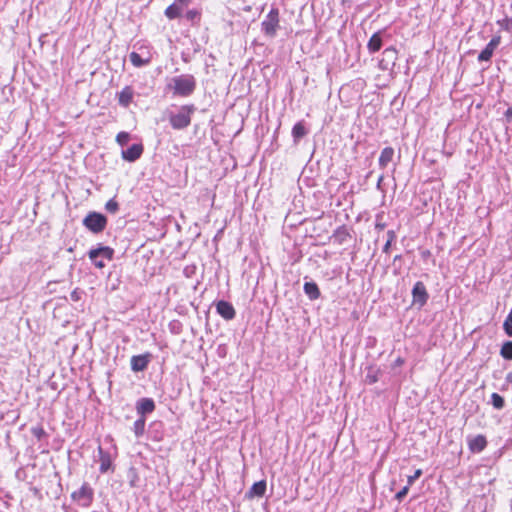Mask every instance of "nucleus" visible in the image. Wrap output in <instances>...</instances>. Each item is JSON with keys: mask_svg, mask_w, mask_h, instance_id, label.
I'll use <instances>...</instances> for the list:
<instances>
[{"mask_svg": "<svg viewBox=\"0 0 512 512\" xmlns=\"http://www.w3.org/2000/svg\"><path fill=\"white\" fill-rule=\"evenodd\" d=\"M167 87L172 89L175 95L187 97L194 92L196 88V80L194 76L184 74L172 78Z\"/></svg>", "mask_w": 512, "mask_h": 512, "instance_id": "obj_1", "label": "nucleus"}, {"mask_svg": "<svg viewBox=\"0 0 512 512\" xmlns=\"http://www.w3.org/2000/svg\"><path fill=\"white\" fill-rule=\"evenodd\" d=\"M195 111L193 105L182 106L177 114L170 116V124L174 129L181 130L188 127L191 123V115Z\"/></svg>", "mask_w": 512, "mask_h": 512, "instance_id": "obj_2", "label": "nucleus"}, {"mask_svg": "<svg viewBox=\"0 0 512 512\" xmlns=\"http://www.w3.org/2000/svg\"><path fill=\"white\" fill-rule=\"evenodd\" d=\"M279 27V10L272 8L262 21L261 29L266 36L274 38Z\"/></svg>", "mask_w": 512, "mask_h": 512, "instance_id": "obj_3", "label": "nucleus"}, {"mask_svg": "<svg viewBox=\"0 0 512 512\" xmlns=\"http://www.w3.org/2000/svg\"><path fill=\"white\" fill-rule=\"evenodd\" d=\"M106 224V217L97 212L89 213L83 220V225L93 233L102 232L105 229Z\"/></svg>", "mask_w": 512, "mask_h": 512, "instance_id": "obj_4", "label": "nucleus"}, {"mask_svg": "<svg viewBox=\"0 0 512 512\" xmlns=\"http://www.w3.org/2000/svg\"><path fill=\"white\" fill-rule=\"evenodd\" d=\"M93 489L88 483H84L79 490L71 495L74 501H77L83 507H89L93 501Z\"/></svg>", "mask_w": 512, "mask_h": 512, "instance_id": "obj_5", "label": "nucleus"}, {"mask_svg": "<svg viewBox=\"0 0 512 512\" xmlns=\"http://www.w3.org/2000/svg\"><path fill=\"white\" fill-rule=\"evenodd\" d=\"M113 254L114 251L112 248L108 246H102L97 249H91L89 251V258L97 268H103L105 266V263L102 260H98V258L103 257L108 260H111Z\"/></svg>", "mask_w": 512, "mask_h": 512, "instance_id": "obj_6", "label": "nucleus"}, {"mask_svg": "<svg viewBox=\"0 0 512 512\" xmlns=\"http://www.w3.org/2000/svg\"><path fill=\"white\" fill-rule=\"evenodd\" d=\"M412 296L414 303L421 307L427 303L429 295L423 282L418 281L414 284Z\"/></svg>", "mask_w": 512, "mask_h": 512, "instance_id": "obj_7", "label": "nucleus"}, {"mask_svg": "<svg viewBox=\"0 0 512 512\" xmlns=\"http://www.w3.org/2000/svg\"><path fill=\"white\" fill-rule=\"evenodd\" d=\"M501 41L500 36L493 37L490 42L486 45V47L479 53L478 61L479 62H489L493 56L495 49L499 46Z\"/></svg>", "mask_w": 512, "mask_h": 512, "instance_id": "obj_8", "label": "nucleus"}, {"mask_svg": "<svg viewBox=\"0 0 512 512\" xmlns=\"http://www.w3.org/2000/svg\"><path fill=\"white\" fill-rule=\"evenodd\" d=\"M467 443H468L469 450L472 453H480L487 446L486 437L481 434L476 435V436H469L467 438Z\"/></svg>", "mask_w": 512, "mask_h": 512, "instance_id": "obj_9", "label": "nucleus"}, {"mask_svg": "<svg viewBox=\"0 0 512 512\" xmlns=\"http://www.w3.org/2000/svg\"><path fill=\"white\" fill-rule=\"evenodd\" d=\"M216 310L225 320H232L236 315L232 304L224 300H221L216 304Z\"/></svg>", "mask_w": 512, "mask_h": 512, "instance_id": "obj_10", "label": "nucleus"}, {"mask_svg": "<svg viewBox=\"0 0 512 512\" xmlns=\"http://www.w3.org/2000/svg\"><path fill=\"white\" fill-rule=\"evenodd\" d=\"M142 153V144H133L128 149L122 151V158L126 161L134 162L141 157Z\"/></svg>", "mask_w": 512, "mask_h": 512, "instance_id": "obj_11", "label": "nucleus"}, {"mask_svg": "<svg viewBox=\"0 0 512 512\" xmlns=\"http://www.w3.org/2000/svg\"><path fill=\"white\" fill-rule=\"evenodd\" d=\"M137 413L144 417L145 414L152 413L155 409V403L151 398H141L136 405Z\"/></svg>", "mask_w": 512, "mask_h": 512, "instance_id": "obj_12", "label": "nucleus"}, {"mask_svg": "<svg viewBox=\"0 0 512 512\" xmlns=\"http://www.w3.org/2000/svg\"><path fill=\"white\" fill-rule=\"evenodd\" d=\"M149 363L147 355H136L131 358V369L134 372L144 371Z\"/></svg>", "mask_w": 512, "mask_h": 512, "instance_id": "obj_13", "label": "nucleus"}, {"mask_svg": "<svg viewBox=\"0 0 512 512\" xmlns=\"http://www.w3.org/2000/svg\"><path fill=\"white\" fill-rule=\"evenodd\" d=\"M384 58L381 60L380 65L387 69L389 64L395 65L397 60V50L394 47H388L383 51Z\"/></svg>", "mask_w": 512, "mask_h": 512, "instance_id": "obj_14", "label": "nucleus"}, {"mask_svg": "<svg viewBox=\"0 0 512 512\" xmlns=\"http://www.w3.org/2000/svg\"><path fill=\"white\" fill-rule=\"evenodd\" d=\"M134 91L132 87L126 86L118 93L119 104L123 107H128L133 100Z\"/></svg>", "mask_w": 512, "mask_h": 512, "instance_id": "obj_15", "label": "nucleus"}, {"mask_svg": "<svg viewBox=\"0 0 512 512\" xmlns=\"http://www.w3.org/2000/svg\"><path fill=\"white\" fill-rule=\"evenodd\" d=\"M266 492V482L261 480L252 485L246 496L248 498L262 497Z\"/></svg>", "mask_w": 512, "mask_h": 512, "instance_id": "obj_16", "label": "nucleus"}, {"mask_svg": "<svg viewBox=\"0 0 512 512\" xmlns=\"http://www.w3.org/2000/svg\"><path fill=\"white\" fill-rule=\"evenodd\" d=\"M382 47V38H381V32L374 33L367 44V48L370 53L378 52Z\"/></svg>", "mask_w": 512, "mask_h": 512, "instance_id": "obj_17", "label": "nucleus"}, {"mask_svg": "<svg viewBox=\"0 0 512 512\" xmlns=\"http://www.w3.org/2000/svg\"><path fill=\"white\" fill-rule=\"evenodd\" d=\"M394 156V149L392 147H385L379 157V166L384 169L392 161Z\"/></svg>", "mask_w": 512, "mask_h": 512, "instance_id": "obj_18", "label": "nucleus"}, {"mask_svg": "<svg viewBox=\"0 0 512 512\" xmlns=\"http://www.w3.org/2000/svg\"><path fill=\"white\" fill-rule=\"evenodd\" d=\"M304 292L311 299L316 300L320 297V290L315 282H306Z\"/></svg>", "mask_w": 512, "mask_h": 512, "instance_id": "obj_19", "label": "nucleus"}, {"mask_svg": "<svg viewBox=\"0 0 512 512\" xmlns=\"http://www.w3.org/2000/svg\"><path fill=\"white\" fill-rule=\"evenodd\" d=\"M349 236L350 235H349L347 229L344 226H342L335 230L332 238L335 243H337L338 245H342L347 241V238Z\"/></svg>", "mask_w": 512, "mask_h": 512, "instance_id": "obj_20", "label": "nucleus"}, {"mask_svg": "<svg viewBox=\"0 0 512 512\" xmlns=\"http://www.w3.org/2000/svg\"><path fill=\"white\" fill-rule=\"evenodd\" d=\"M182 13V7L178 5L177 3H173L170 6H168L165 10V15L169 19H175L178 18Z\"/></svg>", "mask_w": 512, "mask_h": 512, "instance_id": "obj_21", "label": "nucleus"}, {"mask_svg": "<svg viewBox=\"0 0 512 512\" xmlns=\"http://www.w3.org/2000/svg\"><path fill=\"white\" fill-rule=\"evenodd\" d=\"M307 131L302 122H298L292 129V136L295 142H298L302 137L306 135Z\"/></svg>", "mask_w": 512, "mask_h": 512, "instance_id": "obj_22", "label": "nucleus"}, {"mask_svg": "<svg viewBox=\"0 0 512 512\" xmlns=\"http://www.w3.org/2000/svg\"><path fill=\"white\" fill-rule=\"evenodd\" d=\"M380 370L375 367H369L365 376V382L368 384H374L379 380Z\"/></svg>", "mask_w": 512, "mask_h": 512, "instance_id": "obj_23", "label": "nucleus"}, {"mask_svg": "<svg viewBox=\"0 0 512 512\" xmlns=\"http://www.w3.org/2000/svg\"><path fill=\"white\" fill-rule=\"evenodd\" d=\"M500 355L506 360H512V341L503 343L500 349Z\"/></svg>", "mask_w": 512, "mask_h": 512, "instance_id": "obj_24", "label": "nucleus"}, {"mask_svg": "<svg viewBox=\"0 0 512 512\" xmlns=\"http://www.w3.org/2000/svg\"><path fill=\"white\" fill-rule=\"evenodd\" d=\"M145 422V418L142 416L134 422L133 431L136 437H140L143 435L145 430Z\"/></svg>", "mask_w": 512, "mask_h": 512, "instance_id": "obj_25", "label": "nucleus"}, {"mask_svg": "<svg viewBox=\"0 0 512 512\" xmlns=\"http://www.w3.org/2000/svg\"><path fill=\"white\" fill-rule=\"evenodd\" d=\"M129 58H130L131 63L135 67H142V66L148 64V62H149V60L142 59V57L136 52L130 53Z\"/></svg>", "mask_w": 512, "mask_h": 512, "instance_id": "obj_26", "label": "nucleus"}, {"mask_svg": "<svg viewBox=\"0 0 512 512\" xmlns=\"http://www.w3.org/2000/svg\"><path fill=\"white\" fill-rule=\"evenodd\" d=\"M491 403L495 409H502L505 405L504 398L498 393H493L491 395Z\"/></svg>", "mask_w": 512, "mask_h": 512, "instance_id": "obj_27", "label": "nucleus"}, {"mask_svg": "<svg viewBox=\"0 0 512 512\" xmlns=\"http://www.w3.org/2000/svg\"><path fill=\"white\" fill-rule=\"evenodd\" d=\"M99 453L101 455L100 471L102 473H104L109 469V467L111 465V461H110L109 456L103 453L101 447H99Z\"/></svg>", "mask_w": 512, "mask_h": 512, "instance_id": "obj_28", "label": "nucleus"}, {"mask_svg": "<svg viewBox=\"0 0 512 512\" xmlns=\"http://www.w3.org/2000/svg\"><path fill=\"white\" fill-rule=\"evenodd\" d=\"M105 209L109 212V213H116L119 209V204L117 201H115V199H110L106 205H105Z\"/></svg>", "mask_w": 512, "mask_h": 512, "instance_id": "obj_29", "label": "nucleus"}, {"mask_svg": "<svg viewBox=\"0 0 512 512\" xmlns=\"http://www.w3.org/2000/svg\"><path fill=\"white\" fill-rule=\"evenodd\" d=\"M129 134L127 132H120L117 137H116V140L117 142L121 145V146H124L127 144V142L129 141Z\"/></svg>", "mask_w": 512, "mask_h": 512, "instance_id": "obj_30", "label": "nucleus"}, {"mask_svg": "<svg viewBox=\"0 0 512 512\" xmlns=\"http://www.w3.org/2000/svg\"><path fill=\"white\" fill-rule=\"evenodd\" d=\"M421 475H422V470H421V469H417V470L414 472V474H413V475L408 476V478H407V484H408L409 486H411V485L415 482V480H417Z\"/></svg>", "mask_w": 512, "mask_h": 512, "instance_id": "obj_31", "label": "nucleus"}, {"mask_svg": "<svg viewBox=\"0 0 512 512\" xmlns=\"http://www.w3.org/2000/svg\"><path fill=\"white\" fill-rule=\"evenodd\" d=\"M409 488L410 486L407 484L406 486H404L396 495H395V498L398 500V501H402V499L407 495L408 491H409Z\"/></svg>", "mask_w": 512, "mask_h": 512, "instance_id": "obj_32", "label": "nucleus"}, {"mask_svg": "<svg viewBox=\"0 0 512 512\" xmlns=\"http://www.w3.org/2000/svg\"><path fill=\"white\" fill-rule=\"evenodd\" d=\"M31 431L32 434L39 440L45 435V431L42 427H33Z\"/></svg>", "mask_w": 512, "mask_h": 512, "instance_id": "obj_33", "label": "nucleus"}, {"mask_svg": "<svg viewBox=\"0 0 512 512\" xmlns=\"http://www.w3.org/2000/svg\"><path fill=\"white\" fill-rule=\"evenodd\" d=\"M199 15H200V14H199V12H198L197 10L193 9V10H189V11L186 13V18H187L188 20L193 21L194 19L198 18V17H199Z\"/></svg>", "mask_w": 512, "mask_h": 512, "instance_id": "obj_34", "label": "nucleus"}, {"mask_svg": "<svg viewBox=\"0 0 512 512\" xmlns=\"http://www.w3.org/2000/svg\"><path fill=\"white\" fill-rule=\"evenodd\" d=\"M503 329L509 337H512V323L504 322Z\"/></svg>", "mask_w": 512, "mask_h": 512, "instance_id": "obj_35", "label": "nucleus"}, {"mask_svg": "<svg viewBox=\"0 0 512 512\" xmlns=\"http://www.w3.org/2000/svg\"><path fill=\"white\" fill-rule=\"evenodd\" d=\"M80 295L81 293L77 289H75L74 291L71 292L70 297L73 301L76 302L80 300Z\"/></svg>", "mask_w": 512, "mask_h": 512, "instance_id": "obj_36", "label": "nucleus"}, {"mask_svg": "<svg viewBox=\"0 0 512 512\" xmlns=\"http://www.w3.org/2000/svg\"><path fill=\"white\" fill-rule=\"evenodd\" d=\"M191 2H192V0H175V3L180 5L182 7V9L186 6H188Z\"/></svg>", "mask_w": 512, "mask_h": 512, "instance_id": "obj_37", "label": "nucleus"}, {"mask_svg": "<svg viewBox=\"0 0 512 512\" xmlns=\"http://www.w3.org/2000/svg\"><path fill=\"white\" fill-rule=\"evenodd\" d=\"M505 118L508 122L512 121V106L509 107L505 112Z\"/></svg>", "mask_w": 512, "mask_h": 512, "instance_id": "obj_38", "label": "nucleus"}, {"mask_svg": "<svg viewBox=\"0 0 512 512\" xmlns=\"http://www.w3.org/2000/svg\"><path fill=\"white\" fill-rule=\"evenodd\" d=\"M388 239L387 241L393 242L396 238L395 232L393 230H389L387 232Z\"/></svg>", "mask_w": 512, "mask_h": 512, "instance_id": "obj_39", "label": "nucleus"}, {"mask_svg": "<svg viewBox=\"0 0 512 512\" xmlns=\"http://www.w3.org/2000/svg\"><path fill=\"white\" fill-rule=\"evenodd\" d=\"M391 244H392V242H390V241H386V243H385V245H384V247H383V252H384V253H388V252H389L390 247H391Z\"/></svg>", "mask_w": 512, "mask_h": 512, "instance_id": "obj_40", "label": "nucleus"}, {"mask_svg": "<svg viewBox=\"0 0 512 512\" xmlns=\"http://www.w3.org/2000/svg\"><path fill=\"white\" fill-rule=\"evenodd\" d=\"M504 322L512 323V307H511V310Z\"/></svg>", "mask_w": 512, "mask_h": 512, "instance_id": "obj_41", "label": "nucleus"}, {"mask_svg": "<svg viewBox=\"0 0 512 512\" xmlns=\"http://www.w3.org/2000/svg\"><path fill=\"white\" fill-rule=\"evenodd\" d=\"M506 381L509 382V383H512V372L507 374Z\"/></svg>", "mask_w": 512, "mask_h": 512, "instance_id": "obj_42", "label": "nucleus"}, {"mask_svg": "<svg viewBox=\"0 0 512 512\" xmlns=\"http://www.w3.org/2000/svg\"><path fill=\"white\" fill-rule=\"evenodd\" d=\"M383 177L381 176L378 180V186L380 185L381 181H382Z\"/></svg>", "mask_w": 512, "mask_h": 512, "instance_id": "obj_43", "label": "nucleus"}, {"mask_svg": "<svg viewBox=\"0 0 512 512\" xmlns=\"http://www.w3.org/2000/svg\"><path fill=\"white\" fill-rule=\"evenodd\" d=\"M402 362L403 361L400 358L397 360V364H401Z\"/></svg>", "mask_w": 512, "mask_h": 512, "instance_id": "obj_44", "label": "nucleus"}, {"mask_svg": "<svg viewBox=\"0 0 512 512\" xmlns=\"http://www.w3.org/2000/svg\"><path fill=\"white\" fill-rule=\"evenodd\" d=\"M510 7H511V9H512V2H511V6H510Z\"/></svg>", "mask_w": 512, "mask_h": 512, "instance_id": "obj_45", "label": "nucleus"}]
</instances>
